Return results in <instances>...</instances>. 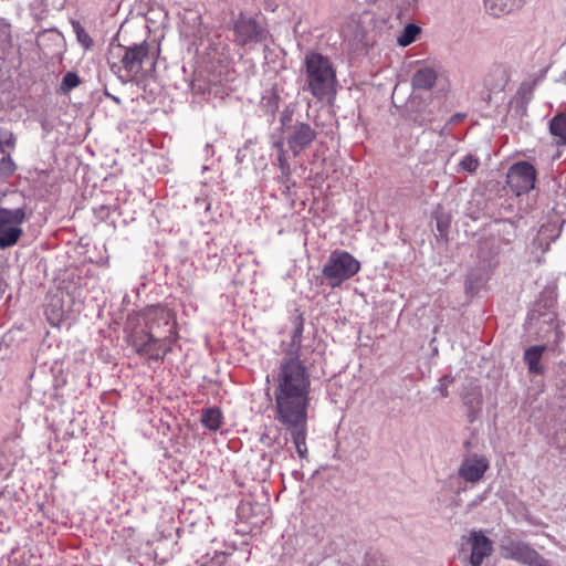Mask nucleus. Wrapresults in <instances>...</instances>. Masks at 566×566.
<instances>
[{
	"mask_svg": "<svg viewBox=\"0 0 566 566\" xmlns=\"http://www.w3.org/2000/svg\"><path fill=\"white\" fill-rule=\"evenodd\" d=\"M453 377L444 375L438 381V385L433 388V391H439L443 398L449 396L448 387L453 382Z\"/></svg>",
	"mask_w": 566,
	"mask_h": 566,
	"instance_id": "473e14b6",
	"label": "nucleus"
},
{
	"mask_svg": "<svg viewBox=\"0 0 566 566\" xmlns=\"http://www.w3.org/2000/svg\"><path fill=\"white\" fill-rule=\"evenodd\" d=\"M277 182L280 184L284 195H289L291 189L295 186V181L293 180L292 175L284 176L281 174L277 177Z\"/></svg>",
	"mask_w": 566,
	"mask_h": 566,
	"instance_id": "72a5a7b5",
	"label": "nucleus"
},
{
	"mask_svg": "<svg viewBox=\"0 0 566 566\" xmlns=\"http://www.w3.org/2000/svg\"><path fill=\"white\" fill-rule=\"evenodd\" d=\"M261 106L265 114L274 116L280 107V94L275 87L266 90L261 99Z\"/></svg>",
	"mask_w": 566,
	"mask_h": 566,
	"instance_id": "b1692460",
	"label": "nucleus"
},
{
	"mask_svg": "<svg viewBox=\"0 0 566 566\" xmlns=\"http://www.w3.org/2000/svg\"><path fill=\"white\" fill-rule=\"evenodd\" d=\"M21 224H11L0 230V249L11 248L20 240L23 234Z\"/></svg>",
	"mask_w": 566,
	"mask_h": 566,
	"instance_id": "4be33fe9",
	"label": "nucleus"
},
{
	"mask_svg": "<svg viewBox=\"0 0 566 566\" xmlns=\"http://www.w3.org/2000/svg\"><path fill=\"white\" fill-rule=\"evenodd\" d=\"M499 546L500 554L504 559L514 560L525 566H552L548 559L512 531L503 534Z\"/></svg>",
	"mask_w": 566,
	"mask_h": 566,
	"instance_id": "20e7f679",
	"label": "nucleus"
},
{
	"mask_svg": "<svg viewBox=\"0 0 566 566\" xmlns=\"http://www.w3.org/2000/svg\"><path fill=\"white\" fill-rule=\"evenodd\" d=\"M154 333L149 329L136 332L130 336V344L135 348L136 353L145 346V343L149 342Z\"/></svg>",
	"mask_w": 566,
	"mask_h": 566,
	"instance_id": "2f4dec72",
	"label": "nucleus"
},
{
	"mask_svg": "<svg viewBox=\"0 0 566 566\" xmlns=\"http://www.w3.org/2000/svg\"><path fill=\"white\" fill-rule=\"evenodd\" d=\"M235 41L240 45L263 42L268 31L252 17L240 13L233 25Z\"/></svg>",
	"mask_w": 566,
	"mask_h": 566,
	"instance_id": "1a4fd4ad",
	"label": "nucleus"
},
{
	"mask_svg": "<svg viewBox=\"0 0 566 566\" xmlns=\"http://www.w3.org/2000/svg\"><path fill=\"white\" fill-rule=\"evenodd\" d=\"M285 136L273 143V147L277 149L279 154H286L284 149Z\"/></svg>",
	"mask_w": 566,
	"mask_h": 566,
	"instance_id": "e433bc0d",
	"label": "nucleus"
},
{
	"mask_svg": "<svg viewBox=\"0 0 566 566\" xmlns=\"http://www.w3.org/2000/svg\"><path fill=\"white\" fill-rule=\"evenodd\" d=\"M306 82L304 90L322 101L335 93L337 84L336 70L329 57L318 53L308 52L304 59Z\"/></svg>",
	"mask_w": 566,
	"mask_h": 566,
	"instance_id": "7ed1b4c3",
	"label": "nucleus"
},
{
	"mask_svg": "<svg viewBox=\"0 0 566 566\" xmlns=\"http://www.w3.org/2000/svg\"><path fill=\"white\" fill-rule=\"evenodd\" d=\"M201 423L211 431H217L222 424V413L219 408L212 407L202 410Z\"/></svg>",
	"mask_w": 566,
	"mask_h": 566,
	"instance_id": "5701e85b",
	"label": "nucleus"
},
{
	"mask_svg": "<svg viewBox=\"0 0 566 566\" xmlns=\"http://www.w3.org/2000/svg\"><path fill=\"white\" fill-rule=\"evenodd\" d=\"M145 326L156 335H168L169 344L174 342L175 322L172 313L161 306H150L144 313Z\"/></svg>",
	"mask_w": 566,
	"mask_h": 566,
	"instance_id": "6e6552de",
	"label": "nucleus"
},
{
	"mask_svg": "<svg viewBox=\"0 0 566 566\" xmlns=\"http://www.w3.org/2000/svg\"><path fill=\"white\" fill-rule=\"evenodd\" d=\"M73 32L76 34L77 41L84 46L90 48L93 44V40L85 31L84 27L77 20L71 21Z\"/></svg>",
	"mask_w": 566,
	"mask_h": 566,
	"instance_id": "7c9ffc66",
	"label": "nucleus"
},
{
	"mask_svg": "<svg viewBox=\"0 0 566 566\" xmlns=\"http://www.w3.org/2000/svg\"><path fill=\"white\" fill-rule=\"evenodd\" d=\"M191 90L193 93L203 94L206 91L201 85H197L196 83L191 84Z\"/></svg>",
	"mask_w": 566,
	"mask_h": 566,
	"instance_id": "58836bf2",
	"label": "nucleus"
},
{
	"mask_svg": "<svg viewBox=\"0 0 566 566\" xmlns=\"http://www.w3.org/2000/svg\"><path fill=\"white\" fill-rule=\"evenodd\" d=\"M545 349L544 345H534L525 350L524 361L531 374L542 375L544 373V367L539 363Z\"/></svg>",
	"mask_w": 566,
	"mask_h": 566,
	"instance_id": "f3484780",
	"label": "nucleus"
},
{
	"mask_svg": "<svg viewBox=\"0 0 566 566\" xmlns=\"http://www.w3.org/2000/svg\"><path fill=\"white\" fill-rule=\"evenodd\" d=\"M303 331H304V319L300 315L294 318L293 321V331L291 336V343L287 347V349L284 352V355H291L302 357L303 358V350H302V338H303Z\"/></svg>",
	"mask_w": 566,
	"mask_h": 566,
	"instance_id": "2eb2a0df",
	"label": "nucleus"
},
{
	"mask_svg": "<svg viewBox=\"0 0 566 566\" xmlns=\"http://www.w3.org/2000/svg\"><path fill=\"white\" fill-rule=\"evenodd\" d=\"M549 132L558 138V145H566V114H557L551 119Z\"/></svg>",
	"mask_w": 566,
	"mask_h": 566,
	"instance_id": "393cba45",
	"label": "nucleus"
},
{
	"mask_svg": "<svg viewBox=\"0 0 566 566\" xmlns=\"http://www.w3.org/2000/svg\"><path fill=\"white\" fill-rule=\"evenodd\" d=\"M486 272L482 268L471 269L465 279V292L467 294L474 295L478 293L486 282Z\"/></svg>",
	"mask_w": 566,
	"mask_h": 566,
	"instance_id": "aec40b11",
	"label": "nucleus"
},
{
	"mask_svg": "<svg viewBox=\"0 0 566 566\" xmlns=\"http://www.w3.org/2000/svg\"><path fill=\"white\" fill-rule=\"evenodd\" d=\"M543 241H544V239L542 238V231H539V233H538L537 238H536V239H534V241H533V243H532V244H533V245H536V244L542 245Z\"/></svg>",
	"mask_w": 566,
	"mask_h": 566,
	"instance_id": "ea45409f",
	"label": "nucleus"
},
{
	"mask_svg": "<svg viewBox=\"0 0 566 566\" xmlns=\"http://www.w3.org/2000/svg\"><path fill=\"white\" fill-rule=\"evenodd\" d=\"M27 219L24 208L7 209L0 207V230L13 224H22Z\"/></svg>",
	"mask_w": 566,
	"mask_h": 566,
	"instance_id": "412c9836",
	"label": "nucleus"
},
{
	"mask_svg": "<svg viewBox=\"0 0 566 566\" xmlns=\"http://www.w3.org/2000/svg\"><path fill=\"white\" fill-rule=\"evenodd\" d=\"M511 242V238L505 239V244H509Z\"/></svg>",
	"mask_w": 566,
	"mask_h": 566,
	"instance_id": "37998d69",
	"label": "nucleus"
},
{
	"mask_svg": "<svg viewBox=\"0 0 566 566\" xmlns=\"http://www.w3.org/2000/svg\"><path fill=\"white\" fill-rule=\"evenodd\" d=\"M490 468L488 458L483 454L471 453L463 457L459 468L458 476L463 481L479 483Z\"/></svg>",
	"mask_w": 566,
	"mask_h": 566,
	"instance_id": "9d476101",
	"label": "nucleus"
},
{
	"mask_svg": "<svg viewBox=\"0 0 566 566\" xmlns=\"http://www.w3.org/2000/svg\"><path fill=\"white\" fill-rule=\"evenodd\" d=\"M287 120H290L289 115L281 117L283 134L289 149L294 157H297L312 145L317 133L308 123L296 120L294 124H287Z\"/></svg>",
	"mask_w": 566,
	"mask_h": 566,
	"instance_id": "423d86ee",
	"label": "nucleus"
},
{
	"mask_svg": "<svg viewBox=\"0 0 566 566\" xmlns=\"http://www.w3.org/2000/svg\"><path fill=\"white\" fill-rule=\"evenodd\" d=\"M107 63L113 74L126 84L138 77L146 63L154 65V54L146 41L132 45L112 42L108 48Z\"/></svg>",
	"mask_w": 566,
	"mask_h": 566,
	"instance_id": "f03ea898",
	"label": "nucleus"
},
{
	"mask_svg": "<svg viewBox=\"0 0 566 566\" xmlns=\"http://www.w3.org/2000/svg\"><path fill=\"white\" fill-rule=\"evenodd\" d=\"M488 12L494 17L507 14L522 6V0H484Z\"/></svg>",
	"mask_w": 566,
	"mask_h": 566,
	"instance_id": "6ab92c4d",
	"label": "nucleus"
},
{
	"mask_svg": "<svg viewBox=\"0 0 566 566\" xmlns=\"http://www.w3.org/2000/svg\"><path fill=\"white\" fill-rule=\"evenodd\" d=\"M504 228H505V232H506L507 234H511V231H510V230H512V229H513L512 224L504 226Z\"/></svg>",
	"mask_w": 566,
	"mask_h": 566,
	"instance_id": "79ce46f5",
	"label": "nucleus"
},
{
	"mask_svg": "<svg viewBox=\"0 0 566 566\" xmlns=\"http://www.w3.org/2000/svg\"><path fill=\"white\" fill-rule=\"evenodd\" d=\"M506 84V71L500 65L494 66L484 78V85L490 92H502Z\"/></svg>",
	"mask_w": 566,
	"mask_h": 566,
	"instance_id": "a211bd4d",
	"label": "nucleus"
},
{
	"mask_svg": "<svg viewBox=\"0 0 566 566\" xmlns=\"http://www.w3.org/2000/svg\"><path fill=\"white\" fill-rule=\"evenodd\" d=\"M17 169V166L10 155L0 159V182L10 178Z\"/></svg>",
	"mask_w": 566,
	"mask_h": 566,
	"instance_id": "c85d7f7f",
	"label": "nucleus"
},
{
	"mask_svg": "<svg viewBox=\"0 0 566 566\" xmlns=\"http://www.w3.org/2000/svg\"><path fill=\"white\" fill-rule=\"evenodd\" d=\"M105 95H106L107 97H109L111 99H113L116 104H120V98H119V97H117V96H115V95H112V94H109L108 92H105Z\"/></svg>",
	"mask_w": 566,
	"mask_h": 566,
	"instance_id": "a19ab883",
	"label": "nucleus"
},
{
	"mask_svg": "<svg viewBox=\"0 0 566 566\" xmlns=\"http://www.w3.org/2000/svg\"><path fill=\"white\" fill-rule=\"evenodd\" d=\"M81 84V78L75 72H67L64 74L61 85H60V93L61 94H69L72 90L77 87Z\"/></svg>",
	"mask_w": 566,
	"mask_h": 566,
	"instance_id": "bb28decb",
	"label": "nucleus"
},
{
	"mask_svg": "<svg viewBox=\"0 0 566 566\" xmlns=\"http://www.w3.org/2000/svg\"><path fill=\"white\" fill-rule=\"evenodd\" d=\"M464 406L468 408V417L473 422L481 412L483 396L479 386H470L462 395Z\"/></svg>",
	"mask_w": 566,
	"mask_h": 566,
	"instance_id": "ddd939ff",
	"label": "nucleus"
},
{
	"mask_svg": "<svg viewBox=\"0 0 566 566\" xmlns=\"http://www.w3.org/2000/svg\"><path fill=\"white\" fill-rule=\"evenodd\" d=\"M471 546L470 564L481 566L484 558L493 553V542L481 530H472L468 539Z\"/></svg>",
	"mask_w": 566,
	"mask_h": 566,
	"instance_id": "9b49d317",
	"label": "nucleus"
},
{
	"mask_svg": "<svg viewBox=\"0 0 566 566\" xmlns=\"http://www.w3.org/2000/svg\"><path fill=\"white\" fill-rule=\"evenodd\" d=\"M360 270V262L344 250L333 251L323 266L322 274L332 287L340 286L345 281L356 275Z\"/></svg>",
	"mask_w": 566,
	"mask_h": 566,
	"instance_id": "39448f33",
	"label": "nucleus"
},
{
	"mask_svg": "<svg viewBox=\"0 0 566 566\" xmlns=\"http://www.w3.org/2000/svg\"><path fill=\"white\" fill-rule=\"evenodd\" d=\"M433 218L436 220V226H437V230L439 231V233L441 235L446 234L450 228V224H451V216L450 213L443 211V210H440L438 209L434 214H433Z\"/></svg>",
	"mask_w": 566,
	"mask_h": 566,
	"instance_id": "c756f323",
	"label": "nucleus"
},
{
	"mask_svg": "<svg viewBox=\"0 0 566 566\" xmlns=\"http://www.w3.org/2000/svg\"><path fill=\"white\" fill-rule=\"evenodd\" d=\"M480 167V159L472 155L468 154L465 155L458 165V172H469L474 174Z\"/></svg>",
	"mask_w": 566,
	"mask_h": 566,
	"instance_id": "cd10ccee",
	"label": "nucleus"
},
{
	"mask_svg": "<svg viewBox=\"0 0 566 566\" xmlns=\"http://www.w3.org/2000/svg\"><path fill=\"white\" fill-rule=\"evenodd\" d=\"M170 345L168 335L154 334L149 342L145 343V346L140 348L137 354L160 360L164 359L168 352H170Z\"/></svg>",
	"mask_w": 566,
	"mask_h": 566,
	"instance_id": "f8f14e48",
	"label": "nucleus"
},
{
	"mask_svg": "<svg viewBox=\"0 0 566 566\" xmlns=\"http://www.w3.org/2000/svg\"><path fill=\"white\" fill-rule=\"evenodd\" d=\"M437 72L434 69L430 66H421L419 67L412 78H411V85L415 90H424L428 91L433 87L437 81Z\"/></svg>",
	"mask_w": 566,
	"mask_h": 566,
	"instance_id": "4468645a",
	"label": "nucleus"
},
{
	"mask_svg": "<svg viewBox=\"0 0 566 566\" xmlns=\"http://www.w3.org/2000/svg\"><path fill=\"white\" fill-rule=\"evenodd\" d=\"M277 167L282 175H292V168L287 160L286 154H277Z\"/></svg>",
	"mask_w": 566,
	"mask_h": 566,
	"instance_id": "f704fd0d",
	"label": "nucleus"
},
{
	"mask_svg": "<svg viewBox=\"0 0 566 566\" xmlns=\"http://www.w3.org/2000/svg\"><path fill=\"white\" fill-rule=\"evenodd\" d=\"M495 245V238L486 239L484 242L480 243V250L484 251L488 248H493Z\"/></svg>",
	"mask_w": 566,
	"mask_h": 566,
	"instance_id": "4c0bfd02",
	"label": "nucleus"
},
{
	"mask_svg": "<svg viewBox=\"0 0 566 566\" xmlns=\"http://www.w3.org/2000/svg\"><path fill=\"white\" fill-rule=\"evenodd\" d=\"M499 251H500V248L496 247V250L493 253L496 254V253H499Z\"/></svg>",
	"mask_w": 566,
	"mask_h": 566,
	"instance_id": "c03bdc74",
	"label": "nucleus"
},
{
	"mask_svg": "<svg viewBox=\"0 0 566 566\" xmlns=\"http://www.w3.org/2000/svg\"><path fill=\"white\" fill-rule=\"evenodd\" d=\"M3 145L13 148L15 146V137L12 133H6L3 135V140H0V154L4 153Z\"/></svg>",
	"mask_w": 566,
	"mask_h": 566,
	"instance_id": "c9c22d12",
	"label": "nucleus"
},
{
	"mask_svg": "<svg viewBox=\"0 0 566 566\" xmlns=\"http://www.w3.org/2000/svg\"><path fill=\"white\" fill-rule=\"evenodd\" d=\"M409 119L419 127L427 128L433 122V112L428 104L419 103L413 107L410 103Z\"/></svg>",
	"mask_w": 566,
	"mask_h": 566,
	"instance_id": "dca6fc26",
	"label": "nucleus"
},
{
	"mask_svg": "<svg viewBox=\"0 0 566 566\" xmlns=\"http://www.w3.org/2000/svg\"><path fill=\"white\" fill-rule=\"evenodd\" d=\"M421 29L417 24L409 23L407 24L401 34L397 38V42L400 46H408L412 42L416 41L417 35L420 33Z\"/></svg>",
	"mask_w": 566,
	"mask_h": 566,
	"instance_id": "a878e982",
	"label": "nucleus"
},
{
	"mask_svg": "<svg viewBox=\"0 0 566 566\" xmlns=\"http://www.w3.org/2000/svg\"><path fill=\"white\" fill-rule=\"evenodd\" d=\"M310 392L311 374L305 359L292 353L283 355L274 385L275 415L291 436L301 459H306L308 454L306 438Z\"/></svg>",
	"mask_w": 566,
	"mask_h": 566,
	"instance_id": "f257e3e1",
	"label": "nucleus"
},
{
	"mask_svg": "<svg viewBox=\"0 0 566 566\" xmlns=\"http://www.w3.org/2000/svg\"><path fill=\"white\" fill-rule=\"evenodd\" d=\"M535 181L536 169L531 163L517 161L509 168L506 184L516 196L531 191Z\"/></svg>",
	"mask_w": 566,
	"mask_h": 566,
	"instance_id": "0eeeda50",
	"label": "nucleus"
}]
</instances>
